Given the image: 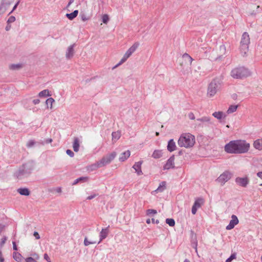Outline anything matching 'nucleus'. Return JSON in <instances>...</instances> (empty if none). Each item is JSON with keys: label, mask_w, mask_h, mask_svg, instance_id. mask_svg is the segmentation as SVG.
I'll return each instance as SVG.
<instances>
[{"label": "nucleus", "mask_w": 262, "mask_h": 262, "mask_svg": "<svg viewBox=\"0 0 262 262\" xmlns=\"http://www.w3.org/2000/svg\"><path fill=\"white\" fill-rule=\"evenodd\" d=\"M75 45L73 44L72 45H70L67 49L66 53V57L67 59H71L75 53L74 48L75 47Z\"/></svg>", "instance_id": "16"}, {"label": "nucleus", "mask_w": 262, "mask_h": 262, "mask_svg": "<svg viewBox=\"0 0 262 262\" xmlns=\"http://www.w3.org/2000/svg\"><path fill=\"white\" fill-rule=\"evenodd\" d=\"M226 52V48L224 45L220 46L219 49V58H221Z\"/></svg>", "instance_id": "27"}, {"label": "nucleus", "mask_w": 262, "mask_h": 262, "mask_svg": "<svg viewBox=\"0 0 262 262\" xmlns=\"http://www.w3.org/2000/svg\"><path fill=\"white\" fill-rule=\"evenodd\" d=\"M236 254H232L231 255L226 259V262H231L233 259L235 258Z\"/></svg>", "instance_id": "43"}, {"label": "nucleus", "mask_w": 262, "mask_h": 262, "mask_svg": "<svg viewBox=\"0 0 262 262\" xmlns=\"http://www.w3.org/2000/svg\"><path fill=\"white\" fill-rule=\"evenodd\" d=\"M34 169V164L32 162H28L19 168V169L15 172V176L18 179H21L24 177H26L30 174Z\"/></svg>", "instance_id": "4"}, {"label": "nucleus", "mask_w": 262, "mask_h": 262, "mask_svg": "<svg viewBox=\"0 0 262 262\" xmlns=\"http://www.w3.org/2000/svg\"><path fill=\"white\" fill-rule=\"evenodd\" d=\"M235 182L237 185L243 187H246L249 183V179L248 177H237Z\"/></svg>", "instance_id": "10"}, {"label": "nucleus", "mask_w": 262, "mask_h": 262, "mask_svg": "<svg viewBox=\"0 0 262 262\" xmlns=\"http://www.w3.org/2000/svg\"><path fill=\"white\" fill-rule=\"evenodd\" d=\"M142 164V161H139L136 162L133 166V168L135 169L136 172L138 176L142 174V171L141 170V165Z\"/></svg>", "instance_id": "18"}, {"label": "nucleus", "mask_w": 262, "mask_h": 262, "mask_svg": "<svg viewBox=\"0 0 262 262\" xmlns=\"http://www.w3.org/2000/svg\"><path fill=\"white\" fill-rule=\"evenodd\" d=\"M80 139L78 137H74L73 143V150L75 152H77L79 150V146H80Z\"/></svg>", "instance_id": "19"}, {"label": "nucleus", "mask_w": 262, "mask_h": 262, "mask_svg": "<svg viewBox=\"0 0 262 262\" xmlns=\"http://www.w3.org/2000/svg\"><path fill=\"white\" fill-rule=\"evenodd\" d=\"M174 156H172L170 157L168 160L167 161L166 164L163 166V169L164 170H168L170 168H172L174 167Z\"/></svg>", "instance_id": "15"}, {"label": "nucleus", "mask_w": 262, "mask_h": 262, "mask_svg": "<svg viewBox=\"0 0 262 262\" xmlns=\"http://www.w3.org/2000/svg\"><path fill=\"white\" fill-rule=\"evenodd\" d=\"M116 154L115 152H113L110 154L107 155L103 157L100 160L98 161V165L100 167L105 166V165L110 164L112 161L115 158Z\"/></svg>", "instance_id": "8"}, {"label": "nucleus", "mask_w": 262, "mask_h": 262, "mask_svg": "<svg viewBox=\"0 0 262 262\" xmlns=\"http://www.w3.org/2000/svg\"><path fill=\"white\" fill-rule=\"evenodd\" d=\"M52 142V139L51 138H48L45 140H40L39 141L36 142L34 140H30L27 143V146L28 148H31L33 147L35 144L37 143L38 144L44 145L45 144H48L51 143Z\"/></svg>", "instance_id": "11"}, {"label": "nucleus", "mask_w": 262, "mask_h": 262, "mask_svg": "<svg viewBox=\"0 0 262 262\" xmlns=\"http://www.w3.org/2000/svg\"><path fill=\"white\" fill-rule=\"evenodd\" d=\"M166 182L162 181V182H161L160 183L159 186L157 188V189H156L155 191H154L152 192V193H153L154 192L158 193V192H162L164 191L166 188Z\"/></svg>", "instance_id": "21"}, {"label": "nucleus", "mask_w": 262, "mask_h": 262, "mask_svg": "<svg viewBox=\"0 0 262 262\" xmlns=\"http://www.w3.org/2000/svg\"><path fill=\"white\" fill-rule=\"evenodd\" d=\"M9 24H7V25L6 27V28H5L6 30L7 31H9L10 29V28H11V25H10Z\"/></svg>", "instance_id": "59"}, {"label": "nucleus", "mask_w": 262, "mask_h": 262, "mask_svg": "<svg viewBox=\"0 0 262 262\" xmlns=\"http://www.w3.org/2000/svg\"><path fill=\"white\" fill-rule=\"evenodd\" d=\"M66 153L70 157H73L74 156V152L70 149H67L66 151Z\"/></svg>", "instance_id": "46"}, {"label": "nucleus", "mask_w": 262, "mask_h": 262, "mask_svg": "<svg viewBox=\"0 0 262 262\" xmlns=\"http://www.w3.org/2000/svg\"><path fill=\"white\" fill-rule=\"evenodd\" d=\"M157 213V210L155 209H149L146 210L147 215H150L151 214H156Z\"/></svg>", "instance_id": "41"}, {"label": "nucleus", "mask_w": 262, "mask_h": 262, "mask_svg": "<svg viewBox=\"0 0 262 262\" xmlns=\"http://www.w3.org/2000/svg\"><path fill=\"white\" fill-rule=\"evenodd\" d=\"M21 67L20 64H12L9 67L10 69L13 70H18Z\"/></svg>", "instance_id": "36"}, {"label": "nucleus", "mask_w": 262, "mask_h": 262, "mask_svg": "<svg viewBox=\"0 0 262 262\" xmlns=\"http://www.w3.org/2000/svg\"><path fill=\"white\" fill-rule=\"evenodd\" d=\"M151 222L154 224H158L159 223V221L158 220H155L154 219H151Z\"/></svg>", "instance_id": "57"}, {"label": "nucleus", "mask_w": 262, "mask_h": 262, "mask_svg": "<svg viewBox=\"0 0 262 262\" xmlns=\"http://www.w3.org/2000/svg\"><path fill=\"white\" fill-rule=\"evenodd\" d=\"M238 222L237 216L235 215H232L231 216V220L229 224L226 226V229L228 230L233 229L238 223Z\"/></svg>", "instance_id": "14"}, {"label": "nucleus", "mask_w": 262, "mask_h": 262, "mask_svg": "<svg viewBox=\"0 0 262 262\" xmlns=\"http://www.w3.org/2000/svg\"><path fill=\"white\" fill-rule=\"evenodd\" d=\"M33 235L36 239H38L40 238V236L37 232H34Z\"/></svg>", "instance_id": "51"}, {"label": "nucleus", "mask_w": 262, "mask_h": 262, "mask_svg": "<svg viewBox=\"0 0 262 262\" xmlns=\"http://www.w3.org/2000/svg\"><path fill=\"white\" fill-rule=\"evenodd\" d=\"M89 178L88 177H81L78 178L79 182H85L88 181Z\"/></svg>", "instance_id": "44"}, {"label": "nucleus", "mask_w": 262, "mask_h": 262, "mask_svg": "<svg viewBox=\"0 0 262 262\" xmlns=\"http://www.w3.org/2000/svg\"><path fill=\"white\" fill-rule=\"evenodd\" d=\"M183 58L189 63V66L191 65L193 59L187 53H185L183 55Z\"/></svg>", "instance_id": "31"}, {"label": "nucleus", "mask_w": 262, "mask_h": 262, "mask_svg": "<svg viewBox=\"0 0 262 262\" xmlns=\"http://www.w3.org/2000/svg\"><path fill=\"white\" fill-rule=\"evenodd\" d=\"M97 195L96 194H93L92 195H91L87 197L86 200H90L93 199H94L95 197H96Z\"/></svg>", "instance_id": "50"}, {"label": "nucleus", "mask_w": 262, "mask_h": 262, "mask_svg": "<svg viewBox=\"0 0 262 262\" xmlns=\"http://www.w3.org/2000/svg\"><path fill=\"white\" fill-rule=\"evenodd\" d=\"M256 175L258 178L262 179V171L257 172Z\"/></svg>", "instance_id": "58"}, {"label": "nucleus", "mask_w": 262, "mask_h": 262, "mask_svg": "<svg viewBox=\"0 0 262 262\" xmlns=\"http://www.w3.org/2000/svg\"><path fill=\"white\" fill-rule=\"evenodd\" d=\"M4 258L2 255V253L1 251L0 250V262H4Z\"/></svg>", "instance_id": "55"}, {"label": "nucleus", "mask_w": 262, "mask_h": 262, "mask_svg": "<svg viewBox=\"0 0 262 262\" xmlns=\"http://www.w3.org/2000/svg\"><path fill=\"white\" fill-rule=\"evenodd\" d=\"M51 95L50 94V92L48 90H44L38 94V96L40 97H45L47 96H49Z\"/></svg>", "instance_id": "32"}, {"label": "nucleus", "mask_w": 262, "mask_h": 262, "mask_svg": "<svg viewBox=\"0 0 262 262\" xmlns=\"http://www.w3.org/2000/svg\"><path fill=\"white\" fill-rule=\"evenodd\" d=\"M112 142H116L121 137L120 132H112Z\"/></svg>", "instance_id": "28"}, {"label": "nucleus", "mask_w": 262, "mask_h": 262, "mask_svg": "<svg viewBox=\"0 0 262 262\" xmlns=\"http://www.w3.org/2000/svg\"><path fill=\"white\" fill-rule=\"evenodd\" d=\"M44 258L48 261V262H51V260L50 257H49L48 255L46 253L44 254Z\"/></svg>", "instance_id": "49"}, {"label": "nucleus", "mask_w": 262, "mask_h": 262, "mask_svg": "<svg viewBox=\"0 0 262 262\" xmlns=\"http://www.w3.org/2000/svg\"><path fill=\"white\" fill-rule=\"evenodd\" d=\"M203 203V199L201 198H198L195 200L191 209V212L193 214H195L198 208L201 207L202 204Z\"/></svg>", "instance_id": "12"}, {"label": "nucleus", "mask_w": 262, "mask_h": 262, "mask_svg": "<svg viewBox=\"0 0 262 262\" xmlns=\"http://www.w3.org/2000/svg\"><path fill=\"white\" fill-rule=\"evenodd\" d=\"M108 227L109 226L105 228L102 229L101 231L100 232V239L99 241L98 242V244L100 243L102 240L105 239L107 236L109 232Z\"/></svg>", "instance_id": "17"}, {"label": "nucleus", "mask_w": 262, "mask_h": 262, "mask_svg": "<svg viewBox=\"0 0 262 262\" xmlns=\"http://www.w3.org/2000/svg\"><path fill=\"white\" fill-rule=\"evenodd\" d=\"M166 223L171 227H173L175 225V221L172 219H167L166 220Z\"/></svg>", "instance_id": "37"}, {"label": "nucleus", "mask_w": 262, "mask_h": 262, "mask_svg": "<svg viewBox=\"0 0 262 262\" xmlns=\"http://www.w3.org/2000/svg\"><path fill=\"white\" fill-rule=\"evenodd\" d=\"M176 148V145L175 142L173 139H170L168 142L167 150L170 152H172L174 151Z\"/></svg>", "instance_id": "22"}, {"label": "nucleus", "mask_w": 262, "mask_h": 262, "mask_svg": "<svg viewBox=\"0 0 262 262\" xmlns=\"http://www.w3.org/2000/svg\"><path fill=\"white\" fill-rule=\"evenodd\" d=\"M253 146L256 149L260 150L262 149V138L255 140L253 143Z\"/></svg>", "instance_id": "25"}, {"label": "nucleus", "mask_w": 262, "mask_h": 262, "mask_svg": "<svg viewBox=\"0 0 262 262\" xmlns=\"http://www.w3.org/2000/svg\"><path fill=\"white\" fill-rule=\"evenodd\" d=\"M13 249L14 250H17V247H16V245L15 242H13Z\"/></svg>", "instance_id": "61"}, {"label": "nucleus", "mask_w": 262, "mask_h": 262, "mask_svg": "<svg viewBox=\"0 0 262 262\" xmlns=\"http://www.w3.org/2000/svg\"><path fill=\"white\" fill-rule=\"evenodd\" d=\"M74 2V0H70L67 7H69Z\"/></svg>", "instance_id": "62"}, {"label": "nucleus", "mask_w": 262, "mask_h": 262, "mask_svg": "<svg viewBox=\"0 0 262 262\" xmlns=\"http://www.w3.org/2000/svg\"><path fill=\"white\" fill-rule=\"evenodd\" d=\"M212 116L217 119L221 120L225 118L226 115L223 112L219 111L213 113Z\"/></svg>", "instance_id": "20"}, {"label": "nucleus", "mask_w": 262, "mask_h": 262, "mask_svg": "<svg viewBox=\"0 0 262 262\" xmlns=\"http://www.w3.org/2000/svg\"><path fill=\"white\" fill-rule=\"evenodd\" d=\"M84 245L85 246H88L90 244H95L96 243V241H89L88 238L85 237L84 239Z\"/></svg>", "instance_id": "38"}, {"label": "nucleus", "mask_w": 262, "mask_h": 262, "mask_svg": "<svg viewBox=\"0 0 262 262\" xmlns=\"http://www.w3.org/2000/svg\"><path fill=\"white\" fill-rule=\"evenodd\" d=\"M146 222L147 224H149L150 223L151 221H150V220L149 219H148L146 220Z\"/></svg>", "instance_id": "64"}, {"label": "nucleus", "mask_w": 262, "mask_h": 262, "mask_svg": "<svg viewBox=\"0 0 262 262\" xmlns=\"http://www.w3.org/2000/svg\"><path fill=\"white\" fill-rule=\"evenodd\" d=\"M78 182H79V181L78 180V178L76 179L74 182H73V185H76L77 184Z\"/></svg>", "instance_id": "63"}, {"label": "nucleus", "mask_w": 262, "mask_h": 262, "mask_svg": "<svg viewBox=\"0 0 262 262\" xmlns=\"http://www.w3.org/2000/svg\"><path fill=\"white\" fill-rule=\"evenodd\" d=\"M6 240H7V237H4L2 239V241H1L2 245H4L6 243Z\"/></svg>", "instance_id": "56"}, {"label": "nucleus", "mask_w": 262, "mask_h": 262, "mask_svg": "<svg viewBox=\"0 0 262 262\" xmlns=\"http://www.w3.org/2000/svg\"><path fill=\"white\" fill-rule=\"evenodd\" d=\"M188 118L191 120H194L195 116L193 113H189L188 115Z\"/></svg>", "instance_id": "47"}, {"label": "nucleus", "mask_w": 262, "mask_h": 262, "mask_svg": "<svg viewBox=\"0 0 262 262\" xmlns=\"http://www.w3.org/2000/svg\"><path fill=\"white\" fill-rule=\"evenodd\" d=\"M54 102V99L52 98H49L46 100L47 105H50V108H51L52 107V104Z\"/></svg>", "instance_id": "40"}, {"label": "nucleus", "mask_w": 262, "mask_h": 262, "mask_svg": "<svg viewBox=\"0 0 262 262\" xmlns=\"http://www.w3.org/2000/svg\"><path fill=\"white\" fill-rule=\"evenodd\" d=\"M127 58H128L127 57H125V56L124 55L123 57H122V58L120 61V62L117 65H116L113 68V69L116 68L118 66H119L121 65V64H122L123 63H124L127 59Z\"/></svg>", "instance_id": "39"}, {"label": "nucleus", "mask_w": 262, "mask_h": 262, "mask_svg": "<svg viewBox=\"0 0 262 262\" xmlns=\"http://www.w3.org/2000/svg\"><path fill=\"white\" fill-rule=\"evenodd\" d=\"M233 174L229 170H226L216 179L215 181L219 183L221 186H224L225 184L230 180Z\"/></svg>", "instance_id": "7"}, {"label": "nucleus", "mask_w": 262, "mask_h": 262, "mask_svg": "<svg viewBox=\"0 0 262 262\" xmlns=\"http://www.w3.org/2000/svg\"><path fill=\"white\" fill-rule=\"evenodd\" d=\"M250 144L244 140L230 141L224 147L225 151L228 154H243L248 152Z\"/></svg>", "instance_id": "1"}, {"label": "nucleus", "mask_w": 262, "mask_h": 262, "mask_svg": "<svg viewBox=\"0 0 262 262\" xmlns=\"http://www.w3.org/2000/svg\"><path fill=\"white\" fill-rule=\"evenodd\" d=\"M251 75L250 71L244 67H238L232 69L230 73L231 76L234 79H243Z\"/></svg>", "instance_id": "3"}, {"label": "nucleus", "mask_w": 262, "mask_h": 262, "mask_svg": "<svg viewBox=\"0 0 262 262\" xmlns=\"http://www.w3.org/2000/svg\"><path fill=\"white\" fill-rule=\"evenodd\" d=\"M207 123H211L210 121V118L207 116H204L195 120L194 121V125L195 126L203 127Z\"/></svg>", "instance_id": "9"}, {"label": "nucleus", "mask_w": 262, "mask_h": 262, "mask_svg": "<svg viewBox=\"0 0 262 262\" xmlns=\"http://www.w3.org/2000/svg\"><path fill=\"white\" fill-rule=\"evenodd\" d=\"M178 143L180 147H191L195 143L194 136L189 133L183 134L179 138Z\"/></svg>", "instance_id": "2"}, {"label": "nucleus", "mask_w": 262, "mask_h": 262, "mask_svg": "<svg viewBox=\"0 0 262 262\" xmlns=\"http://www.w3.org/2000/svg\"><path fill=\"white\" fill-rule=\"evenodd\" d=\"M56 191L58 193H61V187H57L56 188Z\"/></svg>", "instance_id": "60"}, {"label": "nucleus", "mask_w": 262, "mask_h": 262, "mask_svg": "<svg viewBox=\"0 0 262 262\" xmlns=\"http://www.w3.org/2000/svg\"><path fill=\"white\" fill-rule=\"evenodd\" d=\"M162 152L161 150H156L154 151L152 157L155 159H158L162 157Z\"/></svg>", "instance_id": "30"}, {"label": "nucleus", "mask_w": 262, "mask_h": 262, "mask_svg": "<svg viewBox=\"0 0 262 262\" xmlns=\"http://www.w3.org/2000/svg\"><path fill=\"white\" fill-rule=\"evenodd\" d=\"M10 0H2L0 5V15L4 14L11 4Z\"/></svg>", "instance_id": "13"}, {"label": "nucleus", "mask_w": 262, "mask_h": 262, "mask_svg": "<svg viewBox=\"0 0 262 262\" xmlns=\"http://www.w3.org/2000/svg\"><path fill=\"white\" fill-rule=\"evenodd\" d=\"M78 14V11L76 10L71 13L66 14V16L70 19L73 20Z\"/></svg>", "instance_id": "29"}, {"label": "nucleus", "mask_w": 262, "mask_h": 262, "mask_svg": "<svg viewBox=\"0 0 262 262\" xmlns=\"http://www.w3.org/2000/svg\"><path fill=\"white\" fill-rule=\"evenodd\" d=\"M139 43L138 42H136L132 46H131L128 49V50L132 54L136 50V49L139 47Z\"/></svg>", "instance_id": "33"}, {"label": "nucleus", "mask_w": 262, "mask_h": 262, "mask_svg": "<svg viewBox=\"0 0 262 262\" xmlns=\"http://www.w3.org/2000/svg\"><path fill=\"white\" fill-rule=\"evenodd\" d=\"M221 83L219 80H213L209 84L207 94L209 97L213 96L220 89Z\"/></svg>", "instance_id": "6"}, {"label": "nucleus", "mask_w": 262, "mask_h": 262, "mask_svg": "<svg viewBox=\"0 0 262 262\" xmlns=\"http://www.w3.org/2000/svg\"><path fill=\"white\" fill-rule=\"evenodd\" d=\"M17 192L22 195L28 196L30 194V191L28 188H20L17 189Z\"/></svg>", "instance_id": "26"}, {"label": "nucleus", "mask_w": 262, "mask_h": 262, "mask_svg": "<svg viewBox=\"0 0 262 262\" xmlns=\"http://www.w3.org/2000/svg\"><path fill=\"white\" fill-rule=\"evenodd\" d=\"M14 259L18 262H25V258L18 252H14L13 254Z\"/></svg>", "instance_id": "24"}, {"label": "nucleus", "mask_w": 262, "mask_h": 262, "mask_svg": "<svg viewBox=\"0 0 262 262\" xmlns=\"http://www.w3.org/2000/svg\"><path fill=\"white\" fill-rule=\"evenodd\" d=\"M108 20V16L107 14H104L102 16V21L104 24H107Z\"/></svg>", "instance_id": "42"}, {"label": "nucleus", "mask_w": 262, "mask_h": 262, "mask_svg": "<svg viewBox=\"0 0 262 262\" xmlns=\"http://www.w3.org/2000/svg\"><path fill=\"white\" fill-rule=\"evenodd\" d=\"M250 43V38L247 32H244L241 41L240 50L242 53L246 54L248 50V45Z\"/></svg>", "instance_id": "5"}, {"label": "nucleus", "mask_w": 262, "mask_h": 262, "mask_svg": "<svg viewBox=\"0 0 262 262\" xmlns=\"http://www.w3.org/2000/svg\"><path fill=\"white\" fill-rule=\"evenodd\" d=\"M15 20V17L13 16H11L7 20V24H11L14 22Z\"/></svg>", "instance_id": "45"}, {"label": "nucleus", "mask_w": 262, "mask_h": 262, "mask_svg": "<svg viewBox=\"0 0 262 262\" xmlns=\"http://www.w3.org/2000/svg\"><path fill=\"white\" fill-rule=\"evenodd\" d=\"M99 168H100V167L99 166V165H98V162L97 161L96 163L90 165L88 169L90 170L91 171H93V170H95Z\"/></svg>", "instance_id": "35"}, {"label": "nucleus", "mask_w": 262, "mask_h": 262, "mask_svg": "<svg viewBox=\"0 0 262 262\" xmlns=\"http://www.w3.org/2000/svg\"><path fill=\"white\" fill-rule=\"evenodd\" d=\"M131 55L132 54L130 53V52H129V51L127 50L124 55L125 56V57L129 58Z\"/></svg>", "instance_id": "52"}, {"label": "nucleus", "mask_w": 262, "mask_h": 262, "mask_svg": "<svg viewBox=\"0 0 262 262\" xmlns=\"http://www.w3.org/2000/svg\"><path fill=\"white\" fill-rule=\"evenodd\" d=\"M130 155V152L129 150H126L123 152H122L119 157V161L121 162H123L125 161Z\"/></svg>", "instance_id": "23"}, {"label": "nucleus", "mask_w": 262, "mask_h": 262, "mask_svg": "<svg viewBox=\"0 0 262 262\" xmlns=\"http://www.w3.org/2000/svg\"><path fill=\"white\" fill-rule=\"evenodd\" d=\"M81 19L83 20V21H86L87 20L89 19V18L88 17H86V16H85V15L84 14H83L81 15Z\"/></svg>", "instance_id": "53"}, {"label": "nucleus", "mask_w": 262, "mask_h": 262, "mask_svg": "<svg viewBox=\"0 0 262 262\" xmlns=\"http://www.w3.org/2000/svg\"><path fill=\"white\" fill-rule=\"evenodd\" d=\"M19 3V1H18L16 4L15 5H14V6L13 7L12 10H11V11L9 13V14H10L11 13H12L17 8V6L18 5Z\"/></svg>", "instance_id": "48"}, {"label": "nucleus", "mask_w": 262, "mask_h": 262, "mask_svg": "<svg viewBox=\"0 0 262 262\" xmlns=\"http://www.w3.org/2000/svg\"><path fill=\"white\" fill-rule=\"evenodd\" d=\"M39 102H40V100L38 99H34L33 100V103L35 105L38 104Z\"/></svg>", "instance_id": "54"}, {"label": "nucleus", "mask_w": 262, "mask_h": 262, "mask_svg": "<svg viewBox=\"0 0 262 262\" xmlns=\"http://www.w3.org/2000/svg\"><path fill=\"white\" fill-rule=\"evenodd\" d=\"M237 107H238V105H230L229 106V108L228 109L227 113L228 114H231V113H232L235 112L237 110Z\"/></svg>", "instance_id": "34"}]
</instances>
